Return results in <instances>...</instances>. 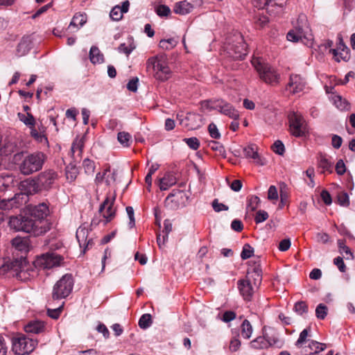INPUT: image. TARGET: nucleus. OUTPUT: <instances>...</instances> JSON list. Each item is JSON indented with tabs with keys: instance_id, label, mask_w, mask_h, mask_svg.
Here are the masks:
<instances>
[{
	"instance_id": "nucleus-1",
	"label": "nucleus",
	"mask_w": 355,
	"mask_h": 355,
	"mask_svg": "<svg viewBox=\"0 0 355 355\" xmlns=\"http://www.w3.org/2000/svg\"><path fill=\"white\" fill-rule=\"evenodd\" d=\"M9 224L16 231L31 233L35 236L44 234L51 229V223L48 220H36L22 216L10 217Z\"/></svg>"
},
{
	"instance_id": "nucleus-2",
	"label": "nucleus",
	"mask_w": 355,
	"mask_h": 355,
	"mask_svg": "<svg viewBox=\"0 0 355 355\" xmlns=\"http://www.w3.org/2000/svg\"><path fill=\"white\" fill-rule=\"evenodd\" d=\"M286 38L291 42H302L304 44L313 40L306 15L301 14L298 16L294 24V28L287 33Z\"/></svg>"
},
{
	"instance_id": "nucleus-3",
	"label": "nucleus",
	"mask_w": 355,
	"mask_h": 355,
	"mask_svg": "<svg viewBox=\"0 0 355 355\" xmlns=\"http://www.w3.org/2000/svg\"><path fill=\"white\" fill-rule=\"evenodd\" d=\"M252 64L259 74L260 79L270 85H277L280 83V73L270 64L260 58H253Z\"/></svg>"
},
{
	"instance_id": "nucleus-4",
	"label": "nucleus",
	"mask_w": 355,
	"mask_h": 355,
	"mask_svg": "<svg viewBox=\"0 0 355 355\" xmlns=\"http://www.w3.org/2000/svg\"><path fill=\"white\" fill-rule=\"evenodd\" d=\"M146 65L147 68H153L154 77L159 81H166L171 76V71L164 55H156L148 58Z\"/></svg>"
},
{
	"instance_id": "nucleus-5",
	"label": "nucleus",
	"mask_w": 355,
	"mask_h": 355,
	"mask_svg": "<svg viewBox=\"0 0 355 355\" xmlns=\"http://www.w3.org/2000/svg\"><path fill=\"white\" fill-rule=\"evenodd\" d=\"M37 344L36 340L19 334L12 338V350L17 355H25L32 352Z\"/></svg>"
},
{
	"instance_id": "nucleus-6",
	"label": "nucleus",
	"mask_w": 355,
	"mask_h": 355,
	"mask_svg": "<svg viewBox=\"0 0 355 355\" xmlns=\"http://www.w3.org/2000/svg\"><path fill=\"white\" fill-rule=\"evenodd\" d=\"M225 49L229 56L233 59L242 60L247 55V44L240 33L234 35V40L229 41Z\"/></svg>"
},
{
	"instance_id": "nucleus-7",
	"label": "nucleus",
	"mask_w": 355,
	"mask_h": 355,
	"mask_svg": "<svg viewBox=\"0 0 355 355\" xmlns=\"http://www.w3.org/2000/svg\"><path fill=\"white\" fill-rule=\"evenodd\" d=\"M289 130L296 137L306 136L309 132L308 125L304 116L298 112H291L288 116Z\"/></svg>"
},
{
	"instance_id": "nucleus-8",
	"label": "nucleus",
	"mask_w": 355,
	"mask_h": 355,
	"mask_svg": "<svg viewBox=\"0 0 355 355\" xmlns=\"http://www.w3.org/2000/svg\"><path fill=\"white\" fill-rule=\"evenodd\" d=\"M10 268L15 272L14 275L21 281H27L37 274L32 266L22 256L11 263Z\"/></svg>"
},
{
	"instance_id": "nucleus-9",
	"label": "nucleus",
	"mask_w": 355,
	"mask_h": 355,
	"mask_svg": "<svg viewBox=\"0 0 355 355\" xmlns=\"http://www.w3.org/2000/svg\"><path fill=\"white\" fill-rule=\"evenodd\" d=\"M202 106L209 110H217L220 113L228 116L234 120L238 119L239 117L238 111L230 103L223 99L207 101L203 103Z\"/></svg>"
},
{
	"instance_id": "nucleus-10",
	"label": "nucleus",
	"mask_w": 355,
	"mask_h": 355,
	"mask_svg": "<svg viewBox=\"0 0 355 355\" xmlns=\"http://www.w3.org/2000/svg\"><path fill=\"white\" fill-rule=\"evenodd\" d=\"M73 281L71 275H64L53 286L52 297L53 300L67 297L71 292Z\"/></svg>"
},
{
	"instance_id": "nucleus-11",
	"label": "nucleus",
	"mask_w": 355,
	"mask_h": 355,
	"mask_svg": "<svg viewBox=\"0 0 355 355\" xmlns=\"http://www.w3.org/2000/svg\"><path fill=\"white\" fill-rule=\"evenodd\" d=\"M17 158H19L18 168L24 175H30L40 170L44 162L41 157H17Z\"/></svg>"
},
{
	"instance_id": "nucleus-12",
	"label": "nucleus",
	"mask_w": 355,
	"mask_h": 355,
	"mask_svg": "<svg viewBox=\"0 0 355 355\" xmlns=\"http://www.w3.org/2000/svg\"><path fill=\"white\" fill-rule=\"evenodd\" d=\"M63 257L55 252H49L38 256L34 261L33 264L35 268L40 269H50L53 267L59 266Z\"/></svg>"
},
{
	"instance_id": "nucleus-13",
	"label": "nucleus",
	"mask_w": 355,
	"mask_h": 355,
	"mask_svg": "<svg viewBox=\"0 0 355 355\" xmlns=\"http://www.w3.org/2000/svg\"><path fill=\"white\" fill-rule=\"evenodd\" d=\"M58 178V173L52 169L40 173L37 178V189H34V191L52 189Z\"/></svg>"
},
{
	"instance_id": "nucleus-14",
	"label": "nucleus",
	"mask_w": 355,
	"mask_h": 355,
	"mask_svg": "<svg viewBox=\"0 0 355 355\" xmlns=\"http://www.w3.org/2000/svg\"><path fill=\"white\" fill-rule=\"evenodd\" d=\"M189 197L181 190H173L166 198L165 206L170 209H177L185 206Z\"/></svg>"
},
{
	"instance_id": "nucleus-15",
	"label": "nucleus",
	"mask_w": 355,
	"mask_h": 355,
	"mask_svg": "<svg viewBox=\"0 0 355 355\" xmlns=\"http://www.w3.org/2000/svg\"><path fill=\"white\" fill-rule=\"evenodd\" d=\"M115 195L108 194L103 202L100 205L98 211L104 218V225L110 222L115 217L116 209L113 207Z\"/></svg>"
},
{
	"instance_id": "nucleus-16",
	"label": "nucleus",
	"mask_w": 355,
	"mask_h": 355,
	"mask_svg": "<svg viewBox=\"0 0 355 355\" xmlns=\"http://www.w3.org/2000/svg\"><path fill=\"white\" fill-rule=\"evenodd\" d=\"M284 0H254L253 4L259 9L266 8L270 15H277L280 13L284 7Z\"/></svg>"
},
{
	"instance_id": "nucleus-17",
	"label": "nucleus",
	"mask_w": 355,
	"mask_h": 355,
	"mask_svg": "<svg viewBox=\"0 0 355 355\" xmlns=\"http://www.w3.org/2000/svg\"><path fill=\"white\" fill-rule=\"evenodd\" d=\"M28 196L24 193H18L14 197L8 199L0 198V209L9 210L18 208L26 202Z\"/></svg>"
},
{
	"instance_id": "nucleus-18",
	"label": "nucleus",
	"mask_w": 355,
	"mask_h": 355,
	"mask_svg": "<svg viewBox=\"0 0 355 355\" xmlns=\"http://www.w3.org/2000/svg\"><path fill=\"white\" fill-rule=\"evenodd\" d=\"M263 334L269 347H275L281 348L283 346L284 341L281 339L278 331L275 328L264 327Z\"/></svg>"
},
{
	"instance_id": "nucleus-19",
	"label": "nucleus",
	"mask_w": 355,
	"mask_h": 355,
	"mask_svg": "<svg viewBox=\"0 0 355 355\" xmlns=\"http://www.w3.org/2000/svg\"><path fill=\"white\" fill-rule=\"evenodd\" d=\"M306 85V83L305 80L301 76L291 74L286 85V90L293 94H295L302 92Z\"/></svg>"
},
{
	"instance_id": "nucleus-20",
	"label": "nucleus",
	"mask_w": 355,
	"mask_h": 355,
	"mask_svg": "<svg viewBox=\"0 0 355 355\" xmlns=\"http://www.w3.org/2000/svg\"><path fill=\"white\" fill-rule=\"evenodd\" d=\"M238 288L245 300L250 301L255 290L258 288L249 279H243L237 282Z\"/></svg>"
},
{
	"instance_id": "nucleus-21",
	"label": "nucleus",
	"mask_w": 355,
	"mask_h": 355,
	"mask_svg": "<svg viewBox=\"0 0 355 355\" xmlns=\"http://www.w3.org/2000/svg\"><path fill=\"white\" fill-rule=\"evenodd\" d=\"M332 45L333 42L328 40L322 44L320 46L324 47L325 49H330L329 53L333 54L336 60L339 62L340 59L345 60L347 55V48L343 44V40L340 39L338 49H331Z\"/></svg>"
},
{
	"instance_id": "nucleus-22",
	"label": "nucleus",
	"mask_w": 355,
	"mask_h": 355,
	"mask_svg": "<svg viewBox=\"0 0 355 355\" xmlns=\"http://www.w3.org/2000/svg\"><path fill=\"white\" fill-rule=\"evenodd\" d=\"M29 211L31 216L35 218L36 220H46L45 218L50 213L49 205L46 202H42L34 206L31 205Z\"/></svg>"
},
{
	"instance_id": "nucleus-23",
	"label": "nucleus",
	"mask_w": 355,
	"mask_h": 355,
	"mask_svg": "<svg viewBox=\"0 0 355 355\" xmlns=\"http://www.w3.org/2000/svg\"><path fill=\"white\" fill-rule=\"evenodd\" d=\"M24 329L27 334H40L46 331V326L43 321L33 320L24 325Z\"/></svg>"
},
{
	"instance_id": "nucleus-24",
	"label": "nucleus",
	"mask_w": 355,
	"mask_h": 355,
	"mask_svg": "<svg viewBox=\"0 0 355 355\" xmlns=\"http://www.w3.org/2000/svg\"><path fill=\"white\" fill-rule=\"evenodd\" d=\"M130 6L129 1L123 2L122 6H115L110 11V16L112 20L119 21L122 17L123 14L128 11Z\"/></svg>"
},
{
	"instance_id": "nucleus-25",
	"label": "nucleus",
	"mask_w": 355,
	"mask_h": 355,
	"mask_svg": "<svg viewBox=\"0 0 355 355\" xmlns=\"http://www.w3.org/2000/svg\"><path fill=\"white\" fill-rule=\"evenodd\" d=\"M177 182V178L173 173L168 172L164 176L159 179V187L160 190L165 191L174 185Z\"/></svg>"
},
{
	"instance_id": "nucleus-26",
	"label": "nucleus",
	"mask_w": 355,
	"mask_h": 355,
	"mask_svg": "<svg viewBox=\"0 0 355 355\" xmlns=\"http://www.w3.org/2000/svg\"><path fill=\"white\" fill-rule=\"evenodd\" d=\"M193 9V6L191 3L181 1L175 3L173 11L176 14L184 15L191 12Z\"/></svg>"
},
{
	"instance_id": "nucleus-27",
	"label": "nucleus",
	"mask_w": 355,
	"mask_h": 355,
	"mask_svg": "<svg viewBox=\"0 0 355 355\" xmlns=\"http://www.w3.org/2000/svg\"><path fill=\"white\" fill-rule=\"evenodd\" d=\"M12 245L21 252H27L30 250V242L27 238L16 237L12 241Z\"/></svg>"
},
{
	"instance_id": "nucleus-28",
	"label": "nucleus",
	"mask_w": 355,
	"mask_h": 355,
	"mask_svg": "<svg viewBox=\"0 0 355 355\" xmlns=\"http://www.w3.org/2000/svg\"><path fill=\"white\" fill-rule=\"evenodd\" d=\"M31 49V40L29 37H24L17 45V53L19 56L25 55Z\"/></svg>"
},
{
	"instance_id": "nucleus-29",
	"label": "nucleus",
	"mask_w": 355,
	"mask_h": 355,
	"mask_svg": "<svg viewBox=\"0 0 355 355\" xmlns=\"http://www.w3.org/2000/svg\"><path fill=\"white\" fill-rule=\"evenodd\" d=\"M89 59L93 64H100L103 62V55L98 47L93 46L89 51Z\"/></svg>"
},
{
	"instance_id": "nucleus-30",
	"label": "nucleus",
	"mask_w": 355,
	"mask_h": 355,
	"mask_svg": "<svg viewBox=\"0 0 355 355\" xmlns=\"http://www.w3.org/2000/svg\"><path fill=\"white\" fill-rule=\"evenodd\" d=\"M86 21L87 16L85 14L77 13L73 16L69 26V28L76 27L77 29H79L86 23Z\"/></svg>"
},
{
	"instance_id": "nucleus-31",
	"label": "nucleus",
	"mask_w": 355,
	"mask_h": 355,
	"mask_svg": "<svg viewBox=\"0 0 355 355\" xmlns=\"http://www.w3.org/2000/svg\"><path fill=\"white\" fill-rule=\"evenodd\" d=\"M16 159L17 157H0V170L15 168Z\"/></svg>"
},
{
	"instance_id": "nucleus-32",
	"label": "nucleus",
	"mask_w": 355,
	"mask_h": 355,
	"mask_svg": "<svg viewBox=\"0 0 355 355\" xmlns=\"http://www.w3.org/2000/svg\"><path fill=\"white\" fill-rule=\"evenodd\" d=\"M261 202L260 198L257 196H250L247 198V211H254Z\"/></svg>"
},
{
	"instance_id": "nucleus-33",
	"label": "nucleus",
	"mask_w": 355,
	"mask_h": 355,
	"mask_svg": "<svg viewBox=\"0 0 355 355\" xmlns=\"http://www.w3.org/2000/svg\"><path fill=\"white\" fill-rule=\"evenodd\" d=\"M241 336L243 338L249 339L252 334L253 329L248 320H244L241 326Z\"/></svg>"
},
{
	"instance_id": "nucleus-34",
	"label": "nucleus",
	"mask_w": 355,
	"mask_h": 355,
	"mask_svg": "<svg viewBox=\"0 0 355 355\" xmlns=\"http://www.w3.org/2000/svg\"><path fill=\"white\" fill-rule=\"evenodd\" d=\"M334 104L340 110H349V104L345 99H343L339 95H334L331 97Z\"/></svg>"
},
{
	"instance_id": "nucleus-35",
	"label": "nucleus",
	"mask_w": 355,
	"mask_h": 355,
	"mask_svg": "<svg viewBox=\"0 0 355 355\" xmlns=\"http://www.w3.org/2000/svg\"><path fill=\"white\" fill-rule=\"evenodd\" d=\"M250 346L254 349H267L268 348V345L266 343V338L264 336H258L254 340L250 342Z\"/></svg>"
},
{
	"instance_id": "nucleus-36",
	"label": "nucleus",
	"mask_w": 355,
	"mask_h": 355,
	"mask_svg": "<svg viewBox=\"0 0 355 355\" xmlns=\"http://www.w3.org/2000/svg\"><path fill=\"white\" fill-rule=\"evenodd\" d=\"M338 245L339 248L340 252L341 254L345 253L346 254L345 259L348 260L354 259V254L349 247L345 245V241L344 240H338Z\"/></svg>"
},
{
	"instance_id": "nucleus-37",
	"label": "nucleus",
	"mask_w": 355,
	"mask_h": 355,
	"mask_svg": "<svg viewBox=\"0 0 355 355\" xmlns=\"http://www.w3.org/2000/svg\"><path fill=\"white\" fill-rule=\"evenodd\" d=\"M309 347L312 351L311 352V355H316L326 349V345L315 340H311L309 344Z\"/></svg>"
},
{
	"instance_id": "nucleus-38",
	"label": "nucleus",
	"mask_w": 355,
	"mask_h": 355,
	"mask_svg": "<svg viewBox=\"0 0 355 355\" xmlns=\"http://www.w3.org/2000/svg\"><path fill=\"white\" fill-rule=\"evenodd\" d=\"M178 44V41L175 38L164 39L160 40L159 46L163 50H171L173 49Z\"/></svg>"
},
{
	"instance_id": "nucleus-39",
	"label": "nucleus",
	"mask_w": 355,
	"mask_h": 355,
	"mask_svg": "<svg viewBox=\"0 0 355 355\" xmlns=\"http://www.w3.org/2000/svg\"><path fill=\"white\" fill-rule=\"evenodd\" d=\"M318 166L322 170V173H324L326 171L332 173L333 164L325 157H322L318 161Z\"/></svg>"
},
{
	"instance_id": "nucleus-40",
	"label": "nucleus",
	"mask_w": 355,
	"mask_h": 355,
	"mask_svg": "<svg viewBox=\"0 0 355 355\" xmlns=\"http://www.w3.org/2000/svg\"><path fill=\"white\" fill-rule=\"evenodd\" d=\"M13 178L12 176H1L0 177V191L8 190L12 187Z\"/></svg>"
},
{
	"instance_id": "nucleus-41",
	"label": "nucleus",
	"mask_w": 355,
	"mask_h": 355,
	"mask_svg": "<svg viewBox=\"0 0 355 355\" xmlns=\"http://www.w3.org/2000/svg\"><path fill=\"white\" fill-rule=\"evenodd\" d=\"M117 139L123 146H129L132 142V136L126 132H120L118 133Z\"/></svg>"
},
{
	"instance_id": "nucleus-42",
	"label": "nucleus",
	"mask_w": 355,
	"mask_h": 355,
	"mask_svg": "<svg viewBox=\"0 0 355 355\" xmlns=\"http://www.w3.org/2000/svg\"><path fill=\"white\" fill-rule=\"evenodd\" d=\"M187 119L192 121L193 123L191 124H186L187 126H189L190 128L193 129L198 126H200V121L201 120V116L196 113H189Z\"/></svg>"
},
{
	"instance_id": "nucleus-43",
	"label": "nucleus",
	"mask_w": 355,
	"mask_h": 355,
	"mask_svg": "<svg viewBox=\"0 0 355 355\" xmlns=\"http://www.w3.org/2000/svg\"><path fill=\"white\" fill-rule=\"evenodd\" d=\"M152 322L151 315L145 313L141 316L138 324L141 329H146L151 325Z\"/></svg>"
},
{
	"instance_id": "nucleus-44",
	"label": "nucleus",
	"mask_w": 355,
	"mask_h": 355,
	"mask_svg": "<svg viewBox=\"0 0 355 355\" xmlns=\"http://www.w3.org/2000/svg\"><path fill=\"white\" fill-rule=\"evenodd\" d=\"M245 279H249L254 286L259 287L262 281V274H254L252 272H248Z\"/></svg>"
},
{
	"instance_id": "nucleus-45",
	"label": "nucleus",
	"mask_w": 355,
	"mask_h": 355,
	"mask_svg": "<svg viewBox=\"0 0 355 355\" xmlns=\"http://www.w3.org/2000/svg\"><path fill=\"white\" fill-rule=\"evenodd\" d=\"M78 174V168L74 166L69 164L66 167V177L70 182L73 181Z\"/></svg>"
},
{
	"instance_id": "nucleus-46",
	"label": "nucleus",
	"mask_w": 355,
	"mask_h": 355,
	"mask_svg": "<svg viewBox=\"0 0 355 355\" xmlns=\"http://www.w3.org/2000/svg\"><path fill=\"white\" fill-rule=\"evenodd\" d=\"M254 248L248 243H245L241 253V257L243 260L248 259L253 256Z\"/></svg>"
},
{
	"instance_id": "nucleus-47",
	"label": "nucleus",
	"mask_w": 355,
	"mask_h": 355,
	"mask_svg": "<svg viewBox=\"0 0 355 355\" xmlns=\"http://www.w3.org/2000/svg\"><path fill=\"white\" fill-rule=\"evenodd\" d=\"M84 146V142L83 139L75 140L71 146V152L73 154L78 153L80 155L83 153V148Z\"/></svg>"
},
{
	"instance_id": "nucleus-48",
	"label": "nucleus",
	"mask_w": 355,
	"mask_h": 355,
	"mask_svg": "<svg viewBox=\"0 0 355 355\" xmlns=\"http://www.w3.org/2000/svg\"><path fill=\"white\" fill-rule=\"evenodd\" d=\"M327 306L324 304H319L315 309V315L318 319L323 320L327 315Z\"/></svg>"
},
{
	"instance_id": "nucleus-49",
	"label": "nucleus",
	"mask_w": 355,
	"mask_h": 355,
	"mask_svg": "<svg viewBox=\"0 0 355 355\" xmlns=\"http://www.w3.org/2000/svg\"><path fill=\"white\" fill-rule=\"evenodd\" d=\"M135 47L136 46L133 44L132 39H130V43L128 45H126L125 43L120 44V46H119V51L128 55L132 53V51L135 49Z\"/></svg>"
},
{
	"instance_id": "nucleus-50",
	"label": "nucleus",
	"mask_w": 355,
	"mask_h": 355,
	"mask_svg": "<svg viewBox=\"0 0 355 355\" xmlns=\"http://www.w3.org/2000/svg\"><path fill=\"white\" fill-rule=\"evenodd\" d=\"M18 116L19 117V119L21 121H23L26 125H28L31 128L35 125V121L33 116L31 114L27 113V116H25L23 114L19 113Z\"/></svg>"
},
{
	"instance_id": "nucleus-51",
	"label": "nucleus",
	"mask_w": 355,
	"mask_h": 355,
	"mask_svg": "<svg viewBox=\"0 0 355 355\" xmlns=\"http://www.w3.org/2000/svg\"><path fill=\"white\" fill-rule=\"evenodd\" d=\"M87 234V230L85 228H78L76 231V239L80 247L85 245L86 240L85 239Z\"/></svg>"
},
{
	"instance_id": "nucleus-52",
	"label": "nucleus",
	"mask_w": 355,
	"mask_h": 355,
	"mask_svg": "<svg viewBox=\"0 0 355 355\" xmlns=\"http://www.w3.org/2000/svg\"><path fill=\"white\" fill-rule=\"evenodd\" d=\"M294 311L298 315H302L304 313H307L308 306L303 301L297 302L294 306Z\"/></svg>"
},
{
	"instance_id": "nucleus-53",
	"label": "nucleus",
	"mask_w": 355,
	"mask_h": 355,
	"mask_svg": "<svg viewBox=\"0 0 355 355\" xmlns=\"http://www.w3.org/2000/svg\"><path fill=\"white\" fill-rule=\"evenodd\" d=\"M83 164L87 173L92 174L94 172L95 165L94 161L87 157L83 160Z\"/></svg>"
},
{
	"instance_id": "nucleus-54",
	"label": "nucleus",
	"mask_w": 355,
	"mask_h": 355,
	"mask_svg": "<svg viewBox=\"0 0 355 355\" xmlns=\"http://www.w3.org/2000/svg\"><path fill=\"white\" fill-rule=\"evenodd\" d=\"M311 331V328L308 327L304 329L300 334V336L297 339V340L295 343V345L297 347H300L302 345L306 340V338L309 336V334Z\"/></svg>"
},
{
	"instance_id": "nucleus-55",
	"label": "nucleus",
	"mask_w": 355,
	"mask_h": 355,
	"mask_svg": "<svg viewBox=\"0 0 355 355\" xmlns=\"http://www.w3.org/2000/svg\"><path fill=\"white\" fill-rule=\"evenodd\" d=\"M156 13L159 17H167L171 13V9L166 5H159L155 9Z\"/></svg>"
},
{
	"instance_id": "nucleus-56",
	"label": "nucleus",
	"mask_w": 355,
	"mask_h": 355,
	"mask_svg": "<svg viewBox=\"0 0 355 355\" xmlns=\"http://www.w3.org/2000/svg\"><path fill=\"white\" fill-rule=\"evenodd\" d=\"M338 204L343 207H348L349 205V198L347 193L341 192L338 194Z\"/></svg>"
},
{
	"instance_id": "nucleus-57",
	"label": "nucleus",
	"mask_w": 355,
	"mask_h": 355,
	"mask_svg": "<svg viewBox=\"0 0 355 355\" xmlns=\"http://www.w3.org/2000/svg\"><path fill=\"white\" fill-rule=\"evenodd\" d=\"M242 158L248 159V162L256 164L257 166H263L267 162L264 157H241Z\"/></svg>"
},
{
	"instance_id": "nucleus-58",
	"label": "nucleus",
	"mask_w": 355,
	"mask_h": 355,
	"mask_svg": "<svg viewBox=\"0 0 355 355\" xmlns=\"http://www.w3.org/2000/svg\"><path fill=\"white\" fill-rule=\"evenodd\" d=\"M272 148L275 153L279 155H282L285 150L284 144L279 140L276 141L273 144Z\"/></svg>"
},
{
	"instance_id": "nucleus-59",
	"label": "nucleus",
	"mask_w": 355,
	"mask_h": 355,
	"mask_svg": "<svg viewBox=\"0 0 355 355\" xmlns=\"http://www.w3.org/2000/svg\"><path fill=\"white\" fill-rule=\"evenodd\" d=\"M244 155H259L258 147L255 144H250L243 148Z\"/></svg>"
},
{
	"instance_id": "nucleus-60",
	"label": "nucleus",
	"mask_w": 355,
	"mask_h": 355,
	"mask_svg": "<svg viewBox=\"0 0 355 355\" xmlns=\"http://www.w3.org/2000/svg\"><path fill=\"white\" fill-rule=\"evenodd\" d=\"M268 218V214L264 210H259L257 212L254 220L257 223L265 221Z\"/></svg>"
},
{
	"instance_id": "nucleus-61",
	"label": "nucleus",
	"mask_w": 355,
	"mask_h": 355,
	"mask_svg": "<svg viewBox=\"0 0 355 355\" xmlns=\"http://www.w3.org/2000/svg\"><path fill=\"white\" fill-rule=\"evenodd\" d=\"M184 141L193 150H196L200 146V142L196 137L184 139Z\"/></svg>"
},
{
	"instance_id": "nucleus-62",
	"label": "nucleus",
	"mask_w": 355,
	"mask_h": 355,
	"mask_svg": "<svg viewBox=\"0 0 355 355\" xmlns=\"http://www.w3.org/2000/svg\"><path fill=\"white\" fill-rule=\"evenodd\" d=\"M268 199L270 200H277L278 199V192L275 186L272 185L268 191Z\"/></svg>"
},
{
	"instance_id": "nucleus-63",
	"label": "nucleus",
	"mask_w": 355,
	"mask_h": 355,
	"mask_svg": "<svg viewBox=\"0 0 355 355\" xmlns=\"http://www.w3.org/2000/svg\"><path fill=\"white\" fill-rule=\"evenodd\" d=\"M208 130L210 134V136L214 139H218L220 137V135L218 132V130L216 125L211 123L209 125Z\"/></svg>"
},
{
	"instance_id": "nucleus-64",
	"label": "nucleus",
	"mask_w": 355,
	"mask_h": 355,
	"mask_svg": "<svg viewBox=\"0 0 355 355\" xmlns=\"http://www.w3.org/2000/svg\"><path fill=\"white\" fill-rule=\"evenodd\" d=\"M212 207L215 211L219 212L220 211L228 210V207L223 203H220L217 199L214 200L212 202Z\"/></svg>"
}]
</instances>
